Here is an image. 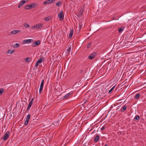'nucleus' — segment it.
I'll return each mask as SVG.
<instances>
[{
	"instance_id": "5",
	"label": "nucleus",
	"mask_w": 146,
	"mask_h": 146,
	"mask_svg": "<svg viewBox=\"0 0 146 146\" xmlns=\"http://www.w3.org/2000/svg\"><path fill=\"white\" fill-rule=\"evenodd\" d=\"M96 54L97 53L96 52H94L91 54L90 55L88 56V58L90 59H92L95 57V56L96 55Z\"/></svg>"
},
{
	"instance_id": "8",
	"label": "nucleus",
	"mask_w": 146,
	"mask_h": 146,
	"mask_svg": "<svg viewBox=\"0 0 146 146\" xmlns=\"http://www.w3.org/2000/svg\"><path fill=\"white\" fill-rule=\"evenodd\" d=\"M43 27V24L42 23H39L36 25V28L37 29H40L42 28Z\"/></svg>"
},
{
	"instance_id": "17",
	"label": "nucleus",
	"mask_w": 146,
	"mask_h": 146,
	"mask_svg": "<svg viewBox=\"0 0 146 146\" xmlns=\"http://www.w3.org/2000/svg\"><path fill=\"white\" fill-rule=\"evenodd\" d=\"M99 138H100V137L99 135H97L95 137V138L94 139V141L96 142L98 141L99 140Z\"/></svg>"
},
{
	"instance_id": "21",
	"label": "nucleus",
	"mask_w": 146,
	"mask_h": 146,
	"mask_svg": "<svg viewBox=\"0 0 146 146\" xmlns=\"http://www.w3.org/2000/svg\"><path fill=\"white\" fill-rule=\"evenodd\" d=\"M29 119H27L26 118V121L24 122V125H28L29 123Z\"/></svg>"
},
{
	"instance_id": "18",
	"label": "nucleus",
	"mask_w": 146,
	"mask_h": 146,
	"mask_svg": "<svg viewBox=\"0 0 146 146\" xmlns=\"http://www.w3.org/2000/svg\"><path fill=\"white\" fill-rule=\"evenodd\" d=\"M15 52V50H11L10 49H9L7 51V53L12 54L13 53Z\"/></svg>"
},
{
	"instance_id": "27",
	"label": "nucleus",
	"mask_w": 146,
	"mask_h": 146,
	"mask_svg": "<svg viewBox=\"0 0 146 146\" xmlns=\"http://www.w3.org/2000/svg\"><path fill=\"white\" fill-rule=\"evenodd\" d=\"M62 3L60 1L56 3V5L58 6V7H60L61 6V4Z\"/></svg>"
},
{
	"instance_id": "7",
	"label": "nucleus",
	"mask_w": 146,
	"mask_h": 146,
	"mask_svg": "<svg viewBox=\"0 0 146 146\" xmlns=\"http://www.w3.org/2000/svg\"><path fill=\"white\" fill-rule=\"evenodd\" d=\"M33 98L31 101L30 102L29 104V105L28 106V108L27 109V111H28L31 108V105H32V103H33Z\"/></svg>"
},
{
	"instance_id": "6",
	"label": "nucleus",
	"mask_w": 146,
	"mask_h": 146,
	"mask_svg": "<svg viewBox=\"0 0 146 146\" xmlns=\"http://www.w3.org/2000/svg\"><path fill=\"white\" fill-rule=\"evenodd\" d=\"M33 41V40L32 39H29L25 40H23V42L24 44L26 43H29Z\"/></svg>"
},
{
	"instance_id": "2",
	"label": "nucleus",
	"mask_w": 146,
	"mask_h": 146,
	"mask_svg": "<svg viewBox=\"0 0 146 146\" xmlns=\"http://www.w3.org/2000/svg\"><path fill=\"white\" fill-rule=\"evenodd\" d=\"M36 5V3H32L31 5H28L26 6V9H30L32 8H34Z\"/></svg>"
},
{
	"instance_id": "34",
	"label": "nucleus",
	"mask_w": 146,
	"mask_h": 146,
	"mask_svg": "<svg viewBox=\"0 0 146 146\" xmlns=\"http://www.w3.org/2000/svg\"><path fill=\"white\" fill-rule=\"evenodd\" d=\"M43 88H40V89H39V93H40V94H41V93L42 92V90Z\"/></svg>"
},
{
	"instance_id": "28",
	"label": "nucleus",
	"mask_w": 146,
	"mask_h": 146,
	"mask_svg": "<svg viewBox=\"0 0 146 146\" xmlns=\"http://www.w3.org/2000/svg\"><path fill=\"white\" fill-rule=\"evenodd\" d=\"M24 26L25 27H27H27H30V25H29V24H28L27 23H25L24 24Z\"/></svg>"
},
{
	"instance_id": "16",
	"label": "nucleus",
	"mask_w": 146,
	"mask_h": 146,
	"mask_svg": "<svg viewBox=\"0 0 146 146\" xmlns=\"http://www.w3.org/2000/svg\"><path fill=\"white\" fill-rule=\"evenodd\" d=\"M43 58H40L37 62V63L38 64L42 63V60L43 59Z\"/></svg>"
},
{
	"instance_id": "10",
	"label": "nucleus",
	"mask_w": 146,
	"mask_h": 146,
	"mask_svg": "<svg viewBox=\"0 0 146 146\" xmlns=\"http://www.w3.org/2000/svg\"><path fill=\"white\" fill-rule=\"evenodd\" d=\"M25 0H23L21 3L19 4L18 5V8H19L21 7L25 3Z\"/></svg>"
},
{
	"instance_id": "40",
	"label": "nucleus",
	"mask_w": 146,
	"mask_h": 146,
	"mask_svg": "<svg viewBox=\"0 0 146 146\" xmlns=\"http://www.w3.org/2000/svg\"><path fill=\"white\" fill-rule=\"evenodd\" d=\"M83 72V70H80V73L82 74V73Z\"/></svg>"
},
{
	"instance_id": "4",
	"label": "nucleus",
	"mask_w": 146,
	"mask_h": 146,
	"mask_svg": "<svg viewBox=\"0 0 146 146\" xmlns=\"http://www.w3.org/2000/svg\"><path fill=\"white\" fill-rule=\"evenodd\" d=\"M40 43V41L39 40L37 41L36 42H33L32 43L31 45L33 46H36L38 45Z\"/></svg>"
},
{
	"instance_id": "36",
	"label": "nucleus",
	"mask_w": 146,
	"mask_h": 146,
	"mask_svg": "<svg viewBox=\"0 0 146 146\" xmlns=\"http://www.w3.org/2000/svg\"><path fill=\"white\" fill-rule=\"evenodd\" d=\"M38 63H37V62H36V64H35V66L36 68L37 67L38 65Z\"/></svg>"
},
{
	"instance_id": "32",
	"label": "nucleus",
	"mask_w": 146,
	"mask_h": 146,
	"mask_svg": "<svg viewBox=\"0 0 146 146\" xmlns=\"http://www.w3.org/2000/svg\"><path fill=\"white\" fill-rule=\"evenodd\" d=\"M83 14V11L82 10H81L79 12V15H81Z\"/></svg>"
},
{
	"instance_id": "20",
	"label": "nucleus",
	"mask_w": 146,
	"mask_h": 146,
	"mask_svg": "<svg viewBox=\"0 0 146 146\" xmlns=\"http://www.w3.org/2000/svg\"><path fill=\"white\" fill-rule=\"evenodd\" d=\"M140 119V116L139 115H137L134 118L133 120L134 121H135V120H139Z\"/></svg>"
},
{
	"instance_id": "9",
	"label": "nucleus",
	"mask_w": 146,
	"mask_h": 146,
	"mask_svg": "<svg viewBox=\"0 0 146 146\" xmlns=\"http://www.w3.org/2000/svg\"><path fill=\"white\" fill-rule=\"evenodd\" d=\"M73 34V30L72 29L70 30L69 35L68 36V39H69L72 37Z\"/></svg>"
},
{
	"instance_id": "29",
	"label": "nucleus",
	"mask_w": 146,
	"mask_h": 146,
	"mask_svg": "<svg viewBox=\"0 0 146 146\" xmlns=\"http://www.w3.org/2000/svg\"><path fill=\"white\" fill-rule=\"evenodd\" d=\"M31 60V59L30 58H27L25 59V61L27 62H29Z\"/></svg>"
},
{
	"instance_id": "12",
	"label": "nucleus",
	"mask_w": 146,
	"mask_h": 146,
	"mask_svg": "<svg viewBox=\"0 0 146 146\" xmlns=\"http://www.w3.org/2000/svg\"><path fill=\"white\" fill-rule=\"evenodd\" d=\"M127 107V106L125 105L123 106L120 109L121 111L122 112H124L126 110Z\"/></svg>"
},
{
	"instance_id": "23",
	"label": "nucleus",
	"mask_w": 146,
	"mask_h": 146,
	"mask_svg": "<svg viewBox=\"0 0 146 146\" xmlns=\"http://www.w3.org/2000/svg\"><path fill=\"white\" fill-rule=\"evenodd\" d=\"M44 80H42L41 84H40V88H43V85H44Z\"/></svg>"
},
{
	"instance_id": "39",
	"label": "nucleus",
	"mask_w": 146,
	"mask_h": 146,
	"mask_svg": "<svg viewBox=\"0 0 146 146\" xmlns=\"http://www.w3.org/2000/svg\"><path fill=\"white\" fill-rule=\"evenodd\" d=\"M36 25L34 26L32 28V29H33V28H34V29H36Z\"/></svg>"
},
{
	"instance_id": "1",
	"label": "nucleus",
	"mask_w": 146,
	"mask_h": 146,
	"mask_svg": "<svg viewBox=\"0 0 146 146\" xmlns=\"http://www.w3.org/2000/svg\"><path fill=\"white\" fill-rule=\"evenodd\" d=\"M64 14L63 13V11L62 10L60 13L58 15V17L61 20H63L64 19Z\"/></svg>"
},
{
	"instance_id": "22",
	"label": "nucleus",
	"mask_w": 146,
	"mask_h": 146,
	"mask_svg": "<svg viewBox=\"0 0 146 146\" xmlns=\"http://www.w3.org/2000/svg\"><path fill=\"white\" fill-rule=\"evenodd\" d=\"M13 47L15 48H16L19 46V44L18 43H16L15 45L12 46Z\"/></svg>"
},
{
	"instance_id": "14",
	"label": "nucleus",
	"mask_w": 146,
	"mask_h": 146,
	"mask_svg": "<svg viewBox=\"0 0 146 146\" xmlns=\"http://www.w3.org/2000/svg\"><path fill=\"white\" fill-rule=\"evenodd\" d=\"M71 49V46L69 47L68 49L67 50V52H66V54L67 55H68L70 54V52Z\"/></svg>"
},
{
	"instance_id": "26",
	"label": "nucleus",
	"mask_w": 146,
	"mask_h": 146,
	"mask_svg": "<svg viewBox=\"0 0 146 146\" xmlns=\"http://www.w3.org/2000/svg\"><path fill=\"white\" fill-rule=\"evenodd\" d=\"M50 17H48L44 19V20L46 21H48L50 20Z\"/></svg>"
},
{
	"instance_id": "25",
	"label": "nucleus",
	"mask_w": 146,
	"mask_h": 146,
	"mask_svg": "<svg viewBox=\"0 0 146 146\" xmlns=\"http://www.w3.org/2000/svg\"><path fill=\"white\" fill-rule=\"evenodd\" d=\"M140 95V94H139V93H137V94H136V95H135V98L136 99H137L139 98V97Z\"/></svg>"
},
{
	"instance_id": "31",
	"label": "nucleus",
	"mask_w": 146,
	"mask_h": 146,
	"mask_svg": "<svg viewBox=\"0 0 146 146\" xmlns=\"http://www.w3.org/2000/svg\"><path fill=\"white\" fill-rule=\"evenodd\" d=\"M4 92V90L2 88L0 89V94H2Z\"/></svg>"
},
{
	"instance_id": "33",
	"label": "nucleus",
	"mask_w": 146,
	"mask_h": 146,
	"mask_svg": "<svg viewBox=\"0 0 146 146\" xmlns=\"http://www.w3.org/2000/svg\"><path fill=\"white\" fill-rule=\"evenodd\" d=\"M30 116H31V115H30V114H28L26 118V119H29L30 117Z\"/></svg>"
},
{
	"instance_id": "3",
	"label": "nucleus",
	"mask_w": 146,
	"mask_h": 146,
	"mask_svg": "<svg viewBox=\"0 0 146 146\" xmlns=\"http://www.w3.org/2000/svg\"><path fill=\"white\" fill-rule=\"evenodd\" d=\"M10 135V133L9 131H7L4 135L2 139L4 141H6L9 137Z\"/></svg>"
},
{
	"instance_id": "24",
	"label": "nucleus",
	"mask_w": 146,
	"mask_h": 146,
	"mask_svg": "<svg viewBox=\"0 0 146 146\" xmlns=\"http://www.w3.org/2000/svg\"><path fill=\"white\" fill-rule=\"evenodd\" d=\"M83 25V24L82 22H81L79 23V28H80V29L82 27Z\"/></svg>"
},
{
	"instance_id": "37",
	"label": "nucleus",
	"mask_w": 146,
	"mask_h": 146,
	"mask_svg": "<svg viewBox=\"0 0 146 146\" xmlns=\"http://www.w3.org/2000/svg\"><path fill=\"white\" fill-rule=\"evenodd\" d=\"M122 133V132L120 131H119L117 132V134L119 135H121Z\"/></svg>"
},
{
	"instance_id": "35",
	"label": "nucleus",
	"mask_w": 146,
	"mask_h": 146,
	"mask_svg": "<svg viewBox=\"0 0 146 146\" xmlns=\"http://www.w3.org/2000/svg\"><path fill=\"white\" fill-rule=\"evenodd\" d=\"M91 44L90 43L89 44L87 45V48H89L91 46Z\"/></svg>"
},
{
	"instance_id": "19",
	"label": "nucleus",
	"mask_w": 146,
	"mask_h": 146,
	"mask_svg": "<svg viewBox=\"0 0 146 146\" xmlns=\"http://www.w3.org/2000/svg\"><path fill=\"white\" fill-rule=\"evenodd\" d=\"M123 29L124 28L123 27L119 28L118 30L119 33H121L123 30Z\"/></svg>"
},
{
	"instance_id": "11",
	"label": "nucleus",
	"mask_w": 146,
	"mask_h": 146,
	"mask_svg": "<svg viewBox=\"0 0 146 146\" xmlns=\"http://www.w3.org/2000/svg\"><path fill=\"white\" fill-rule=\"evenodd\" d=\"M53 1V0H47L43 2V4L46 5L52 3Z\"/></svg>"
},
{
	"instance_id": "41",
	"label": "nucleus",
	"mask_w": 146,
	"mask_h": 146,
	"mask_svg": "<svg viewBox=\"0 0 146 146\" xmlns=\"http://www.w3.org/2000/svg\"><path fill=\"white\" fill-rule=\"evenodd\" d=\"M104 146H108V145L107 144H106Z\"/></svg>"
},
{
	"instance_id": "13",
	"label": "nucleus",
	"mask_w": 146,
	"mask_h": 146,
	"mask_svg": "<svg viewBox=\"0 0 146 146\" xmlns=\"http://www.w3.org/2000/svg\"><path fill=\"white\" fill-rule=\"evenodd\" d=\"M72 92H70V93L67 94L66 95H65L63 97L64 99H66L68 97H69L72 94Z\"/></svg>"
},
{
	"instance_id": "38",
	"label": "nucleus",
	"mask_w": 146,
	"mask_h": 146,
	"mask_svg": "<svg viewBox=\"0 0 146 146\" xmlns=\"http://www.w3.org/2000/svg\"><path fill=\"white\" fill-rule=\"evenodd\" d=\"M105 129V128L104 127H103L101 129V130H103Z\"/></svg>"
},
{
	"instance_id": "30",
	"label": "nucleus",
	"mask_w": 146,
	"mask_h": 146,
	"mask_svg": "<svg viewBox=\"0 0 146 146\" xmlns=\"http://www.w3.org/2000/svg\"><path fill=\"white\" fill-rule=\"evenodd\" d=\"M115 86H113V87H112L109 91V93H110L114 89V88H115Z\"/></svg>"
},
{
	"instance_id": "15",
	"label": "nucleus",
	"mask_w": 146,
	"mask_h": 146,
	"mask_svg": "<svg viewBox=\"0 0 146 146\" xmlns=\"http://www.w3.org/2000/svg\"><path fill=\"white\" fill-rule=\"evenodd\" d=\"M20 30H14L11 32V33L13 34H15L21 32Z\"/></svg>"
}]
</instances>
